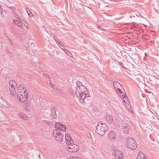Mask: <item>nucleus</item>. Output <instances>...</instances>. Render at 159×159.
I'll return each instance as SVG.
<instances>
[{"mask_svg":"<svg viewBox=\"0 0 159 159\" xmlns=\"http://www.w3.org/2000/svg\"><path fill=\"white\" fill-rule=\"evenodd\" d=\"M10 56L11 57H12V55H11V54H10Z\"/></svg>","mask_w":159,"mask_h":159,"instance_id":"obj_45","label":"nucleus"},{"mask_svg":"<svg viewBox=\"0 0 159 159\" xmlns=\"http://www.w3.org/2000/svg\"><path fill=\"white\" fill-rule=\"evenodd\" d=\"M126 146L128 149L134 150L137 148V145L135 140L132 138L129 137L126 141Z\"/></svg>","mask_w":159,"mask_h":159,"instance_id":"obj_3","label":"nucleus"},{"mask_svg":"<svg viewBox=\"0 0 159 159\" xmlns=\"http://www.w3.org/2000/svg\"><path fill=\"white\" fill-rule=\"evenodd\" d=\"M119 92L120 93L119 95L120 96H121V97H123L124 96H126L125 95V91L124 89H123V88L122 89H121L120 92H119Z\"/></svg>","mask_w":159,"mask_h":159,"instance_id":"obj_17","label":"nucleus"},{"mask_svg":"<svg viewBox=\"0 0 159 159\" xmlns=\"http://www.w3.org/2000/svg\"><path fill=\"white\" fill-rule=\"evenodd\" d=\"M123 132L125 134H128L129 133V129L126 126H124L123 128Z\"/></svg>","mask_w":159,"mask_h":159,"instance_id":"obj_20","label":"nucleus"},{"mask_svg":"<svg viewBox=\"0 0 159 159\" xmlns=\"http://www.w3.org/2000/svg\"><path fill=\"white\" fill-rule=\"evenodd\" d=\"M14 15H15V17H16V18H18L17 17H18V16L15 13V12H13V13H12Z\"/></svg>","mask_w":159,"mask_h":159,"instance_id":"obj_37","label":"nucleus"},{"mask_svg":"<svg viewBox=\"0 0 159 159\" xmlns=\"http://www.w3.org/2000/svg\"><path fill=\"white\" fill-rule=\"evenodd\" d=\"M71 159H81V158L80 157L75 156L72 157Z\"/></svg>","mask_w":159,"mask_h":159,"instance_id":"obj_27","label":"nucleus"},{"mask_svg":"<svg viewBox=\"0 0 159 159\" xmlns=\"http://www.w3.org/2000/svg\"><path fill=\"white\" fill-rule=\"evenodd\" d=\"M43 75L44 76H45V77H46V78L47 79V80H49V79H50L49 78V76L48 75H47L46 74V73H44L43 74Z\"/></svg>","mask_w":159,"mask_h":159,"instance_id":"obj_29","label":"nucleus"},{"mask_svg":"<svg viewBox=\"0 0 159 159\" xmlns=\"http://www.w3.org/2000/svg\"><path fill=\"white\" fill-rule=\"evenodd\" d=\"M23 88L25 89L24 87H23L21 85H20L17 89L18 92H22L21 91H22Z\"/></svg>","mask_w":159,"mask_h":159,"instance_id":"obj_23","label":"nucleus"},{"mask_svg":"<svg viewBox=\"0 0 159 159\" xmlns=\"http://www.w3.org/2000/svg\"><path fill=\"white\" fill-rule=\"evenodd\" d=\"M70 138V135L68 134H66V140L67 139H69Z\"/></svg>","mask_w":159,"mask_h":159,"instance_id":"obj_26","label":"nucleus"},{"mask_svg":"<svg viewBox=\"0 0 159 159\" xmlns=\"http://www.w3.org/2000/svg\"><path fill=\"white\" fill-rule=\"evenodd\" d=\"M106 121L109 124H111L113 120V117L111 115L107 114L105 116Z\"/></svg>","mask_w":159,"mask_h":159,"instance_id":"obj_13","label":"nucleus"},{"mask_svg":"<svg viewBox=\"0 0 159 159\" xmlns=\"http://www.w3.org/2000/svg\"><path fill=\"white\" fill-rule=\"evenodd\" d=\"M70 93L71 94H72L74 95L75 94V92L73 90H71L70 92Z\"/></svg>","mask_w":159,"mask_h":159,"instance_id":"obj_31","label":"nucleus"},{"mask_svg":"<svg viewBox=\"0 0 159 159\" xmlns=\"http://www.w3.org/2000/svg\"><path fill=\"white\" fill-rule=\"evenodd\" d=\"M32 103L31 102H28L25 103L24 106V109L25 111L29 112L31 108Z\"/></svg>","mask_w":159,"mask_h":159,"instance_id":"obj_11","label":"nucleus"},{"mask_svg":"<svg viewBox=\"0 0 159 159\" xmlns=\"http://www.w3.org/2000/svg\"><path fill=\"white\" fill-rule=\"evenodd\" d=\"M11 10H12V11H13L15 9V8L14 7H11Z\"/></svg>","mask_w":159,"mask_h":159,"instance_id":"obj_35","label":"nucleus"},{"mask_svg":"<svg viewBox=\"0 0 159 159\" xmlns=\"http://www.w3.org/2000/svg\"><path fill=\"white\" fill-rule=\"evenodd\" d=\"M55 127L63 131H65L66 130V126L60 122L56 123L55 125Z\"/></svg>","mask_w":159,"mask_h":159,"instance_id":"obj_9","label":"nucleus"},{"mask_svg":"<svg viewBox=\"0 0 159 159\" xmlns=\"http://www.w3.org/2000/svg\"><path fill=\"white\" fill-rule=\"evenodd\" d=\"M123 100L125 103H127L128 104L129 101H128V98L127 96H124L123 97Z\"/></svg>","mask_w":159,"mask_h":159,"instance_id":"obj_21","label":"nucleus"},{"mask_svg":"<svg viewBox=\"0 0 159 159\" xmlns=\"http://www.w3.org/2000/svg\"><path fill=\"white\" fill-rule=\"evenodd\" d=\"M65 52L67 54V53L69 52L70 54V52H69L67 50L65 49Z\"/></svg>","mask_w":159,"mask_h":159,"instance_id":"obj_38","label":"nucleus"},{"mask_svg":"<svg viewBox=\"0 0 159 159\" xmlns=\"http://www.w3.org/2000/svg\"><path fill=\"white\" fill-rule=\"evenodd\" d=\"M108 126L102 121L98 122L96 126V132L101 136L104 135L106 131L108 130Z\"/></svg>","mask_w":159,"mask_h":159,"instance_id":"obj_1","label":"nucleus"},{"mask_svg":"<svg viewBox=\"0 0 159 159\" xmlns=\"http://www.w3.org/2000/svg\"><path fill=\"white\" fill-rule=\"evenodd\" d=\"M68 55H69V56H70V54L69 52H68V53H67V54Z\"/></svg>","mask_w":159,"mask_h":159,"instance_id":"obj_44","label":"nucleus"},{"mask_svg":"<svg viewBox=\"0 0 159 159\" xmlns=\"http://www.w3.org/2000/svg\"><path fill=\"white\" fill-rule=\"evenodd\" d=\"M119 64L121 66V67L123 68V69H126L125 68L123 64L122 63L120 62H119Z\"/></svg>","mask_w":159,"mask_h":159,"instance_id":"obj_28","label":"nucleus"},{"mask_svg":"<svg viewBox=\"0 0 159 159\" xmlns=\"http://www.w3.org/2000/svg\"><path fill=\"white\" fill-rule=\"evenodd\" d=\"M54 39H55L56 41H57V40L58 39L57 38V37H54Z\"/></svg>","mask_w":159,"mask_h":159,"instance_id":"obj_40","label":"nucleus"},{"mask_svg":"<svg viewBox=\"0 0 159 159\" xmlns=\"http://www.w3.org/2000/svg\"><path fill=\"white\" fill-rule=\"evenodd\" d=\"M9 41V44H13V42L10 40Z\"/></svg>","mask_w":159,"mask_h":159,"instance_id":"obj_39","label":"nucleus"},{"mask_svg":"<svg viewBox=\"0 0 159 159\" xmlns=\"http://www.w3.org/2000/svg\"><path fill=\"white\" fill-rule=\"evenodd\" d=\"M19 20H20V18H19Z\"/></svg>","mask_w":159,"mask_h":159,"instance_id":"obj_46","label":"nucleus"},{"mask_svg":"<svg viewBox=\"0 0 159 159\" xmlns=\"http://www.w3.org/2000/svg\"><path fill=\"white\" fill-rule=\"evenodd\" d=\"M138 156L136 159H147L144 154L142 152H138Z\"/></svg>","mask_w":159,"mask_h":159,"instance_id":"obj_14","label":"nucleus"},{"mask_svg":"<svg viewBox=\"0 0 159 159\" xmlns=\"http://www.w3.org/2000/svg\"><path fill=\"white\" fill-rule=\"evenodd\" d=\"M66 143L67 144H70L73 143H74L73 140L71 138L67 139L66 140Z\"/></svg>","mask_w":159,"mask_h":159,"instance_id":"obj_19","label":"nucleus"},{"mask_svg":"<svg viewBox=\"0 0 159 159\" xmlns=\"http://www.w3.org/2000/svg\"><path fill=\"white\" fill-rule=\"evenodd\" d=\"M113 85L115 90L117 93L120 92L121 88H123V87L119 83L116 81L114 82Z\"/></svg>","mask_w":159,"mask_h":159,"instance_id":"obj_10","label":"nucleus"},{"mask_svg":"<svg viewBox=\"0 0 159 159\" xmlns=\"http://www.w3.org/2000/svg\"><path fill=\"white\" fill-rule=\"evenodd\" d=\"M57 108L56 107H54L52 108L51 110V114L52 117L53 119H55L57 117V115L56 113V109Z\"/></svg>","mask_w":159,"mask_h":159,"instance_id":"obj_15","label":"nucleus"},{"mask_svg":"<svg viewBox=\"0 0 159 159\" xmlns=\"http://www.w3.org/2000/svg\"><path fill=\"white\" fill-rule=\"evenodd\" d=\"M125 121L126 120H123V121H122V124H123L125 122Z\"/></svg>","mask_w":159,"mask_h":159,"instance_id":"obj_41","label":"nucleus"},{"mask_svg":"<svg viewBox=\"0 0 159 159\" xmlns=\"http://www.w3.org/2000/svg\"><path fill=\"white\" fill-rule=\"evenodd\" d=\"M81 85V86L82 85V84L81 82H80V81H78L77 82L76 87L75 90L77 89V88L78 87H79L80 88H81V87H80V86Z\"/></svg>","mask_w":159,"mask_h":159,"instance_id":"obj_25","label":"nucleus"},{"mask_svg":"<svg viewBox=\"0 0 159 159\" xmlns=\"http://www.w3.org/2000/svg\"><path fill=\"white\" fill-rule=\"evenodd\" d=\"M80 88L78 87L75 90V94L78 98L83 100V101H84V100L86 99V93H80Z\"/></svg>","mask_w":159,"mask_h":159,"instance_id":"obj_6","label":"nucleus"},{"mask_svg":"<svg viewBox=\"0 0 159 159\" xmlns=\"http://www.w3.org/2000/svg\"><path fill=\"white\" fill-rule=\"evenodd\" d=\"M26 11H27V13H28V14H29V13L30 12H31L30 11V10L28 8H26Z\"/></svg>","mask_w":159,"mask_h":159,"instance_id":"obj_33","label":"nucleus"},{"mask_svg":"<svg viewBox=\"0 0 159 159\" xmlns=\"http://www.w3.org/2000/svg\"><path fill=\"white\" fill-rule=\"evenodd\" d=\"M19 117L21 118H23L24 117V115L22 113H19Z\"/></svg>","mask_w":159,"mask_h":159,"instance_id":"obj_30","label":"nucleus"},{"mask_svg":"<svg viewBox=\"0 0 159 159\" xmlns=\"http://www.w3.org/2000/svg\"><path fill=\"white\" fill-rule=\"evenodd\" d=\"M9 86L10 87L9 88L11 95L13 96L16 93V89L17 88V83L14 80H11L9 82Z\"/></svg>","mask_w":159,"mask_h":159,"instance_id":"obj_5","label":"nucleus"},{"mask_svg":"<svg viewBox=\"0 0 159 159\" xmlns=\"http://www.w3.org/2000/svg\"><path fill=\"white\" fill-rule=\"evenodd\" d=\"M0 103L3 105L5 106L6 102L5 99L3 98H0Z\"/></svg>","mask_w":159,"mask_h":159,"instance_id":"obj_22","label":"nucleus"},{"mask_svg":"<svg viewBox=\"0 0 159 159\" xmlns=\"http://www.w3.org/2000/svg\"><path fill=\"white\" fill-rule=\"evenodd\" d=\"M6 37H7V38H8V40H10V39H9V38L8 37V36H6Z\"/></svg>","mask_w":159,"mask_h":159,"instance_id":"obj_43","label":"nucleus"},{"mask_svg":"<svg viewBox=\"0 0 159 159\" xmlns=\"http://www.w3.org/2000/svg\"><path fill=\"white\" fill-rule=\"evenodd\" d=\"M137 17L138 16V15L136 13H135L134 12H132L131 14L130 15V17L131 18H132V17Z\"/></svg>","mask_w":159,"mask_h":159,"instance_id":"obj_24","label":"nucleus"},{"mask_svg":"<svg viewBox=\"0 0 159 159\" xmlns=\"http://www.w3.org/2000/svg\"><path fill=\"white\" fill-rule=\"evenodd\" d=\"M59 43L60 45L62 47H63V44L62 43Z\"/></svg>","mask_w":159,"mask_h":159,"instance_id":"obj_42","label":"nucleus"},{"mask_svg":"<svg viewBox=\"0 0 159 159\" xmlns=\"http://www.w3.org/2000/svg\"><path fill=\"white\" fill-rule=\"evenodd\" d=\"M13 21L14 22V24L15 25H18L19 27H20L22 25V23L18 20H13Z\"/></svg>","mask_w":159,"mask_h":159,"instance_id":"obj_18","label":"nucleus"},{"mask_svg":"<svg viewBox=\"0 0 159 159\" xmlns=\"http://www.w3.org/2000/svg\"><path fill=\"white\" fill-rule=\"evenodd\" d=\"M22 92H18L17 98L19 101L22 102H24L27 101L28 98V92L26 91L25 89H22Z\"/></svg>","mask_w":159,"mask_h":159,"instance_id":"obj_2","label":"nucleus"},{"mask_svg":"<svg viewBox=\"0 0 159 159\" xmlns=\"http://www.w3.org/2000/svg\"><path fill=\"white\" fill-rule=\"evenodd\" d=\"M79 149V147L76 144L70 145L67 148L68 151L72 152L77 151Z\"/></svg>","mask_w":159,"mask_h":159,"instance_id":"obj_8","label":"nucleus"},{"mask_svg":"<svg viewBox=\"0 0 159 159\" xmlns=\"http://www.w3.org/2000/svg\"><path fill=\"white\" fill-rule=\"evenodd\" d=\"M28 15L30 17H32V16H33V14L31 12H30Z\"/></svg>","mask_w":159,"mask_h":159,"instance_id":"obj_34","label":"nucleus"},{"mask_svg":"<svg viewBox=\"0 0 159 159\" xmlns=\"http://www.w3.org/2000/svg\"><path fill=\"white\" fill-rule=\"evenodd\" d=\"M62 133H61L59 130L55 129L53 131V135L57 141L61 142L62 141V138L63 137Z\"/></svg>","mask_w":159,"mask_h":159,"instance_id":"obj_4","label":"nucleus"},{"mask_svg":"<svg viewBox=\"0 0 159 159\" xmlns=\"http://www.w3.org/2000/svg\"><path fill=\"white\" fill-rule=\"evenodd\" d=\"M115 156V159H122L123 155L122 152L119 150L114 151L113 152Z\"/></svg>","mask_w":159,"mask_h":159,"instance_id":"obj_7","label":"nucleus"},{"mask_svg":"<svg viewBox=\"0 0 159 159\" xmlns=\"http://www.w3.org/2000/svg\"><path fill=\"white\" fill-rule=\"evenodd\" d=\"M24 24L25 25V26L27 28H28V24L27 23V22H24Z\"/></svg>","mask_w":159,"mask_h":159,"instance_id":"obj_32","label":"nucleus"},{"mask_svg":"<svg viewBox=\"0 0 159 159\" xmlns=\"http://www.w3.org/2000/svg\"><path fill=\"white\" fill-rule=\"evenodd\" d=\"M86 98L90 97V95L89 94V93H86Z\"/></svg>","mask_w":159,"mask_h":159,"instance_id":"obj_36","label":"nucleus"},{"mask_svg":"<svg viewBox=\"0 0 159 159\" xmlns=\"http://www.w3.org/2000/svg\"><path fill=\"white\" fill-rule=\"evenodd\" d=\"M116 135L115 131L111 130L108 135V137L110 140H113L115 139Z\"/></svg>","mask_w":159,"mask_h":159,"instance_id":"obj_12","label":"nucleus"},{"mask_svg":"<svg viewBox=\"0 0 159 159\" xmlns=\"http://www.w3.org/2000/svg\"><path fill=\"white\" fill-rule=\"evenodd\" d=\"M80 93H87L89 92L87 88L84 86L82 85L81 87L80 88Z\"/></svg>","mask_w":159,"mask_h":159,"instance_id":"obj_16","label":"nucleus"}]
</instances>
